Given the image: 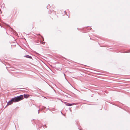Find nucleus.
Here are the masks:
<instances>
[{
	"label": "nucleus",
	"mask_w": 130,
	"mask_h": 130,
	"mask_svg": "<svg viewBox=\"0 0 130 130\" xmlns=\"http://www.w3.org/2000/svg\"><path fill=\"white\" fill-rule=\"evenodd\" d=\"M24 57H26L29 59H32V57L31 56L28 55H26L24 56Z\"/></svg>",
	"instance_id": "obj_5"
},
{
	"label": "nucleus",
	"mask_w": 130,
	"mask_h": 130,
	"mask_svg": "<svg viewBox=\"0 0 130 130\" xmlns=\"http://www.w3.org/2000/svg\"><path fill=\"white\" fill-rule=\"evenodd\" d=\"M78 123H77V124L78 125Z\"/></svg>",
	"instance_id": "obj_20"
},
{
	"label": "nucleus",
	"mask_w": 130,
	"mask_h": 130,
	"mask_svg": "<svg viewBox=\"0 0 130 130\" xmlns=\"http://www.w3.org/2000/svg\"><path fill=\"white\" fill-rule=\"evenodd\" d=\"M29 95L28 94H24L23 96V97H24L25 98H27L29 97Z\"/></svg>",
	"instance_id": "obj_6"
},
{
	"label": "nucleus",
	"mask_w": 130,
	"mask_h": 130,
	"mask_svg": "<svg viewBox=\"0 0 130 130\" xmlns=\"http://www.w3.org/2000/svg\"><path fill=\"white\" fill-rule=\"evenodd\" d=\"M23 99V95H20L14 98H12L7 103V105L5 107V108L8 105H9L12 104L13 102H19Z\"/></svg>",
	"instance_id": "obj_1"
},
{
	"label": "nucleus",
	"mask_w": 130,
	"mask_h": 130,
	"mask_svg": "<svg viewBox=\"0 0 130 130\" xmlns=\"http://www.w3.org/2000/svg\"><path fill=\"white\" fill-rule=\"evenodd\" d=\"M62 115H63L64 116V114H63V113H62Z\"/></svg>",
	"instance_id": "obj_21"
},
{
	"label": "nucleus",
	"mask_w": 130,
	"mask_h": 130,
	"mask_svg": "<svg viewBox=\"0 0 130 130\" xmlns=\"http://www.w3.org/2000/svg\"><path fill=\"white\" fill-rule=\"evenodd\" d=\"M44 126H45L46 128L47 127L45 124L43 126V127H44Z\"/></svg>",
	"instance_id": "obj_12"
},
{
	"label": "nucleus",
	"mask_w": 130,
	"mask_h": 130,
	"mask_svg": "<svg viewBox=\"0 0 130 130\" xmlns=\"http://www.w3.org/2000/svg\"><path fill=\"white\" fill-rule=\"evenodd\" d=\"M11 29L13 30V29H12V28H11Z\"/></svg>",
	"instance_id": "obj_23"
},
{
	"label": "nucleus",
	"mask_w": 130,
	"mask_h": 130,
	"mask_svg": "<svg viewBox=\"0 0 130 130\" xmlns=\"http://www.w3.org/2000/svg\"><path fill=\"white\" fill-rule=\"evenodd\" d=\"M40 110V109H38V114H39V111Z\"/></svg>",
	"instance_id": "obj_13"
},
{
	"label": "nucleus",
	"mask_w": 130,
	"mask_h": 130,
	"mask_svg": "<svg viewBox=\"0 0 130 130\" xmlns=\"http://www.w3.org/2000/svg\"><path fill=\"white\" fill-rule=\"evenodd\" d=\"M3 6H4V5H3Z\"/></svg>",
	"instance_id": "obj_24"
},
{
	"label": "nucleus",
	"mask_w": 130,
	"mask_h": 130,
	"mask_svg": "<svg viewBox=\"0 0 130 130\" xmlns=\"http://www.w3.org/2000/svg\"><path fill=\"white\" fill-rule=\"evenodd\" d=\"M88 27H87L83 28L82 29L83 30L82 32H89V31L88 30V29H87V28H88Z\"/></svg>",
	"instance_id": "obj_3"
},
{
	"label": "nucleus",
	"mask_w": 130,
	"mask_h": 130,
	"mask_svg": "<svg viewBox=\"0 0 130 130\" xmlns=\"http://www.w3.org/2000/svg\"><path fill=\"white\" fill-rule=\"evenodd\" d=\"M3 6H4V5H3Z\"/></svg>",
	"instance_id": "obj_25"
},
{
	"label": "nucleus",
	"mask_w": 130,
	"mask_h": 130,
	"mask_svg": "<svg viewBox=\"0 0 130 130\" xmlns=\"http://www.w3.org/2000/svg\"><path fill=\"white\" fill-rule=\"evenodd\" d=\"M61 113L62 114V113L61 111Z\"/></svg>",
	"instance_id": "obj_19"
},
{
	"label": "nucleus",
	"mask_w": 130,
	"mask_h": 130,
	"mask_svg": "<svg viewBox=\"0 0 130 130\" xmlns=\"http://www.w3.org/2000/svg\"><path fill=\"white\" fill-rule=\"evenodd\" d=\"M64 14H66L67 15H67V12H66V11H64Z\"/></svg>",
	"instance_id": "obj_10"
},
{
	"label": "nucleus",
	"mask_w": 130,
	"mask_h": 130,
	"mask_svg": "<svg viewBox=\"0 0 130 130\" xmlns=\"http://www.w3.org/2000/svg\"><path fill=\"white\" fill-rule=\"evenodd\" d=\"M78 128L80 130H82V129H80L79 128V127L78 126Z\"/></svg>",
	"instance_id": "obj_16"
},
{
	"label": "nucleus",
	"mask_w": 130,
	"mask_h": 130,
	"mask_svg": "<svg viewBox=\"0 0 130 130\" xmlns=\"http://www.w3.org/2000/svg\"><path fill=\"white\" fill-rule=\"evenodd\" d=\"M42 107H43L44 109L45 108H46L45 107L43 106Z\"/></svg>",
	"instance_id": "obj_14"
},
{
	"label": "nucleus",
	"mask_w": 130,
	"mask_h": 130,
	"mask_svg": "<svg viewBox=\"0 0 130 130\" xmlns=\"http://www.w3.org/2000/svg\"><path fill=\"white\" fill-rule=\"evenodd\" d=\"M48 13L49 14H52L53 16H54L56 15V12L54 11L53 10L52 11V10H51L50 11H49Z\"/></svg>",
	"instance_id": "obj_2"
},
{
	"label": "nucleus",
	"mask_w": 130,
	"mask_h": 130,
	"mask_svg": "<svg viewBox=\"0 0 130 130\" xmlns=\"http://www.w3.org/2000/svg\"><path fill=\"white\" fill-rule=\"evenodd\" d=\"M63 74H64V77H65V78L66 79V75L65 74H64V73H63Z\"/></svg>",
	"instance_id": "obj_15"
},
{
	"label": "nucleus",
	"mask_w": 130,
	"mask_h": 130,
	"mask_svg": "<svg viewBox=\"0 0 130 130\" xmlns=\"http://www.w3.org/2000/svg\"><path fill=\"white\" fill-rule=\"evenodd\" d=\"M49 6H50V5L49 4H48V5L46 7V8H47V9H48V8Z\"/></svg>",
	"instance_id": "obj_8"
},
{
	"label": "nucleus",
	"mask_w": 130,
	"mask_h": 130,
	"mask_svg": "<svg viewBox=\"0 0 130 130\" xmlns=\"http://www.w3.org/2000/svg\"><path fill=\"white\" fill-rule=\"evenodd\" d=\"M63 58L64 59H66L65 57H64Z\"/></svg>",
	"instance_id": "obj_18"
},
{
	"label": "nucleus",
	"mask_w": 130,
	"mask_h": 130,
	"mask_svg": "<svg viewBox=\"0 0 130 130\" xmlns=\"http://www.w3.org/2000/svg\"><path fill=\"white\" fill-rule=\"evenodd\" d=\"M64 103L65 104V105H66L67 106H71L72 105H73L74 104L73 103H68L67 102H64Z\"/></svg>",
	"instance_id": "obj_4"
},
{
	"label": "nucleus",
	"mask_w": 130,
	"mask_h": 130,
	"mask_svg": "<svg viewBox=\"0 0 130 130\" xmlns=\"http://www.w3.org/2000/svg\"><path fill=\"white\" fill-rule=\"evenodd\" d=\"M45 43V42H43L42 43V44H44Z\"/></svg>",
	"instance_id": "obj_17"
},
{
	"label": "nucleus",
	"mask_w": 130,
	"mask_h": 130,
	"mask_svg": "<svg viewBox=\"0 0 130 130\" xmlns=\"http://www.w3.org/2000/svg\"><path fill=\"white\" fill-rule=\"evenodd\" d=\"M91 29H92V28H90V30H91Z\"/></svg>",
	"instance_id": "obj_22"
},
{
	"label": "nucleus",
	"mask_w": 130,
	"mask_h": 130,
	"mask_svg": "<svg viewBox=\"0 0 130 130\" xmlns=\"http://www.w3.org/2000/svg\"><path fill=\"white\" fill-rule=\"evenodd\" d=\"M128 52H130V50L127 51L125 53H128Z\"/></svg>",
	"instance_id": "obj_11"
},
{
	"label": "nucleus",
	"mask_w": 130,
	"mask_h": 130,
	"mask_svg": "<svg viewBox=\"0 0 130 130\" xmlns=\"http://www.w3.org/2000/svg\"><path fill=\"white\" fill-rule=\"evenodd\" d=\"M77 29L79 30H82V29H80V28H77Z\"/></svg>",
	"instance_id": "obj_9"
},
{
	"label": "nucleus",
	"mask_w": 130,
	"mask_h": 130,
	"mask_svg": "<svg viewBox=\"0 0 130 130\" xmlns=\"http://www.w3.org/2000/svg\"><path fill=\"white\" fill-rule=\"evenodd\" d=\"M41 37L42 38V40H41V41L42 40V41H44V38H43L42 36H41Z\"/></svg>",
	"instance_id": "obj_7"
}]
</instances>
